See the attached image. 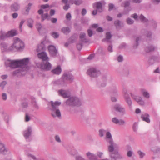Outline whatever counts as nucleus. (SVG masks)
<instances>
[{
  "instance_id": "60",
  "label": "nucleus",
  "mask_w": 160,
  "mask_h": 160,
  "mask_svg": "<svg viewBox=\"0 0 160 160\" xmlns=\"http://www.w3.org/2000/svg\"><path fill=\"white\" fill-rule=\"evenodd\" d=\"M123 60V58L122 56L121 55L119 56L118 58V62H122Z\"/></svg>"
},
{
  "instance_id": "31",
  "label": "nucleus",
  "mask_w": 160,
  "mask_h": 160,
  "mask_svg": "<svg viewBox=\"0 0 160 160\" xmlns=\"http://www.w3.org/2000/svg\"><path fill=\"white\" fill-rule=\"evenodd\" d=\"M44 42H42L38 46L37 49V52H39L42 50H44L45 48V46L44 45Z\"/></svg>"
},
{
  "instance_id": "49",
  "label": "nucleus",
  "mask_w": 160,
  "mask_h": 160,
  "mask_svg": "<svg viewBox=\"0 0 160 160\" xmlns=\"http://www.w3.org/2000/svg\"><path fill=\"white\" fill-rule=\"evenodd\" d=\"M83 2L82 0H75V4L76 5H79Z\"/></svg>"
},
{
  "instance_id": "11",
  "label": "nucleus",
  "mask_w": 160,
  "mask_h": 160,
  "mask_svg": "<svg viewBox=\"0 0 160 160\" xmlns=\"http://www.w3.org/2000/svg\"><path fill=\"white\" fill-rule=\"evenodd\" d=\"M0 46L1 51L2 52H12L11 45L8 47V44L6 43H1Z\"/></svg>"
},
{
  "instance_id": "19",
  "label": "nucleus",
  "mask_w": 160,
  "mask_h": 160,
  "mask_svg": "<svg viewBox=\"0 0 160 160\" xmlns=\"http://www.w3.org/2000/svg\"><path fill=\"white\" fill-rule=\"evenodd\" d=\"M8 151V149L6 147L4 143L0 140V152L5 154Z\"/></svg>"
},
{
  "instance_id": "27",
  "label": "nucleus",
  "mask_w": 160,
  "mask_h": 160,
  "mask_svg": "<svg viewBox=\"0 0 160 160\" xmlns=\"http://www.w3.org/2000/svg\"><path fill=\"white\" fill-rule=\"evenodd\" d=\"M41 8L42 9H40L38 11V13L39 14H41L43 13L44 11V9H46L47 8H49V6L48 4H46L45 5H42L41 6Z\"/></svg>"
},
{
  "instance_id": "52",
  "label": "nucleus",
  "mask_w": 160,
  "mask_h": 160,
  "mask_svg": "<svg viewBox=\"0 0 160 160\" xmlns=\"http://www.w3.org/2000/svg\"><path fill=\"white\" fill-rule=\"evenodd\" d=\"M66 18L68 20H70L71 18V15L70 13H68L66 15Z\"/></svg>"
},
{
  "instance_id": "4",
  "label": "nucleus",
  "mask_w": 160,
  "mask_h": 160,
  "mask_svg": "<svg viewBox=\"0 0 160 160\" xmlns=\"http://www.w3.org/2000/svg\"><path fill=\"white\" fill-rule=\"evenodd\" d=\"M74 79L73 76L69 72H65L61 79L55 81L54 83L62 86H64L65 84L69 82H71Z\"/></svg>"
},
{
  "instance_id": "34",
  "label": "nucleus",
  "mask_w": 160,
  "mask_h": 160,
  "mask_svg": "<svg viewBox=\"0 0 160 160\" xmlns=\"http://www.w3.org/2000/svg\"><path fill=\"white\" fill-rule=\"evenodd\" d=\"M156 48L153 46H151L148 47H146L145 49V50L147 52H149L153 51Z\"/></svg>"
},
{
  "instance_id": "26",
  "label": "nucleus",
  "mask_w": 160,
  "mask_h": 160,
  "mask_svg": "<svg viewBox=\"0 0 160 160\" xmlns=\"http://www.w3.org/2000/svg\"><path fill=\"white\" fill-rule=\"evenodd\" d=\"M62 71V69L59 66H58L55 69L52 70V72L54 74L59 75L60 74Z\"/></svg>"
},
{
  "instance_id": "29",
  "label": "nucleus",
  "mask_w": 160,
  "mask_h": 160,
  "mask_svg": "<svg viewBox=\"0 0 160 160\" xmlns=\"http://www.w3.org/2000/svg\"><path fill=\"white\" fill-rule=\"evenodd\" d=\"M141 92L144 97L146 98H149L150 97V95L148 91L144 89H141L140 90Z\"/></svg>"
},
{
  "instance_id": "8",
  "label": "nucleus",
  "mask_w": 160,
  "mask_h": 160,
  "mask_svg": "<svg viewBox=\"0 0 160 160\" xmlns=\"http://www.w3.org/2000/svg\"><path fill=\"white\" fill-rule=\"evenodd\" d=\"M87 74L90 77L96 78L100 75V71L95 68H91L88 69L87 72Z\"/></svg>"
},
{
  "instance_id": "64",
  "label": "nucleus",
  "mask_w": 160,
  "mask_h": 160,
  "mask_svg": "<svg viewBox=\"0 0 160 160\" xmlns=\"http://www.w3.org/2000/svg\"><path fill=\"white\" fill-rule=\"evenodd\" d=\"M2 98L3 100H6L7 99V95L5 93H3L2 94Z\"/></svg>"
},
{
  "instance_id": "18",
  "label": "nucleus",
  "mask_w": 160,
  "mask_h": 160,
  "mask_svg": "<svg viewBox=\"0 0 160 160\" xmlns=\"http://www.w3.org/2000/svg\"><path fill=\"white\" fill-rule=\"evenodd\" d=\"M38 58L43 61H48L49 58L48 57L47 53L45 52H42L38 54Z\"/></svg>"
},
{
  "instance_id": "23",
  "label": "nucleus",
  "mask_w": 160,
  "mask_h": 160,
  "mask_svg": "<svg viewBox=\"0 0 160 160\" xmlns=\"http://www.w3.org/2000/svg\"><path fill=\"white\" fill-rule=\"evenodd\" d=\"M87 156L90 160H98L96 156L90 152H88L86 154Z\"/></svg>"
},
{
  "instance_id": "13",
  "label": "nucleus",
  "mask_w": 160,
  "mask_h": 160,
  "mask_svg": "<svg viewBox=\"0 0 160 160\" xmlns=\"http://www.w3.org/2000/svg\"><path fill=\"white\" fill-rule=\"evenodd\" d=\"M105 2L104 1L102 2H98L93 4V7L94 8H96L100 12L102 11V6L103 4H105Z\"/></svg>"
},
{
  "instance_id": "16",
  "label": "nucleus",
  "mask_w": 160,
  "mask_h": 160,
  "mask_svg": "<svg viewBox=\"0 0 160 160\" xmlns=\"http://www.w3.org/2000/svg\"><path fill=\"white\" fill-rule=\"evenodd\" d=\"M37 66L41 69L46 70H49L52 68L51 65L48 62H47L45 64L42 63L40 66Z\"/></svg>"
},
{
  "instance_id": "39",
  "label": "nucleus",
  "mask_w": 160,
  "mask_h": 160,
  "mask_svg": "<svg viewBox=\"0 0 160 160\" xmlns=\"http://www.w3.org/2000/svg\"><path fill=\"white\" fill-rule=\"evenodd\" d=\"M32 5V4L31 3H29L28 5L26 7V14H28L31 9V7Z\"/></svg>"
},
{
  "instance_id": "35",
  "label": "nucleus",
  "mask_w": 160,
  "mask_h": 160,
  "mask_svg": "<svg viewBox=\"0 0 160 160\" xmlns=\"http://www.w3.org/2000/svg\"><path fill=\"white\" fill-rule=\"evenodd\" d=\"M118 90L117 89V87L115 86L113 87V88L112 89V93L113 95H116L118 96Z\"/></svg>"
},
{
  "instance_id": "38",
  "label": "nucleus",
  "mask_w": 160,
  "mask_h": 160,
  "mask_svg": "<svg viewBox=\"0 0 160 160\" xmlns=\"http://www.w3.org/2000/svg\"><path fill=\"white\" fill-rule=\"evenodd\" d=\"M32 105L35 109L38 110L39 108V106L35 100H33L32 101Z\"/></svg>"
},
{
  "instance_id": "22",
  "label": "nucleus",
  "mask_w": 160,
  "mask_h": 160,
  "mask_svg": "<svg viewBox=\"0 0 160 160\" xmlns=\"http://www.w3.org/2000/svg\"><path fill=\"white\" fill-rule=\"evenodd\" d=\"M149 117V115L146 113L142 114L141 116L142 120L148 123H149L150 122Z\"/></svg>"
},
{
  "instance_id": "41",
  "label": "nucleus",
  "mask_w": 160,
  "mask_h": 160,
  "mask_svg": "<svg viewBox=\"0 0 160 160\" xmlns=\"http://www.w3.org/2000/svg\"><path fill=\"white\" fill-rule=\"evenodd\" d=\"M42 21H43L44 20L46 19L48 17V13H46L44 14H41Z\"/></svg>"
},
{
  "instance_id": "3",
  "label": "nucleus",
  "mask_w": 160,
  "mask_h": 160,
  "mask_svg": "<svg viewBox=\"0 0 160 160\" xmlns=\"http://www.w3.org/2000/svg\"><path fill=\"white\" fill-rule=\"evenodd\" d=\"M11 46L12 52L22 51L25 48V44L19 38L15 37L13 39V43Z\"/></svg>"
},
{
  "instance_id": "54",
  "label": "nucleus",
  "mask_w": 160,
  "mask_h": 160,
  "mask_svg": "<svg viewBox=\"0 0 160 160\" xmlns=\"http://www.w3.org/2000/svg\"><path fill=\"white\" fill-rule=\"evenodd\" d=\"M131 17L132 18H133L135 20H138V15L135 13L133 14H132Z\"/></svg>"
},
{
  "instance_id": "9",
  "label": "nucleus",
  "mask_w": 160,
  "mask_h": 160,
  "mask_svg": "<svg viewBox=\"0 0 160 160\" xmlns=\"http://www.w3.org/2000/svg\"><path fill=\"white\" fill-rule=\"evenodd\" d=\"M106 133V139L107 140V141L109 143V145H112L115 146L116 144H117L116 143L114 142L113 141L112 135L110 132L109 130H107Z\"/></svg>"
},
{
  "instance_id": "30",
  "label": "nucleus",
  "mask_w": 160,
  "mask_h": 160,
  "mask_svg": "<svg viewBox=\"0 0 160 160\" xmlns=\"http://www.w3.org/2000/svg\"><path fill=\"white\" fill-rule=\"evenodd\" d=\"M36 27L38 31L40 32L44 28L41 23L37 22L36 25Z\"/></svg>"
},
{
  "instance_id": "10",
  "label": "nucleus",
  "mask_w": 160,
  "mask_h": 160,
  "mask_svg": "<svg viewBox=\"0 0 160 160\" xmlns=\"http://www.w3.org/2000/svg\"><path fill=\"white\" fill-rule=\"evenodd\" d=\"M113 108L116 111L119 112L122 115H124L126 114L125 108L119 104H116L115 105Z\"/></svg>"
},
{
  "instance_id": "24",
  "label": "nucleus",
  "mask_w": 160,
  "mask_h": 160,
  "mask_svg": "<svg viewBox=\"0 0 160 160\" xmlns=\"http://www.w3.org/2000/svg\"><path fill=\"white\" fill-rule=\"evenodd\" d=\"M27 23L28 26L29 28H32L33 27L34 21L31 18H28L27 20Z\"/></svg>"
},
{
  "instance_id": "14",
  "label": "nucleus",
  "mask_w": 160,
  "mask_h": 160,
  "mask_svg": "<svg viewBox=\"0 0 160 160\" xmlns=\"http://www.w3.org/2000/svg\"><path fill=\"white\" fill-rule=\"evenodd\" d=\"M48 50L51 56L55 57L58 54L56 48L53 45H50L48 46Z\"/></svg>"
},
{
  "instance_id": "15",
  "label": "nucleus",
  "mask_w": 160,
  "mask_h": 160,
  "mask_svg": "<svg viewBox=\"0 0 160 160\" xmlns=\"http://www.w3.org/2000/svg\"><path fill=\"white\" fill-rule=\"evenodd\" d=\"M131 96L132 99L140 105H143L144 104V102L141 96L132 94H131Z\"/></svg>"
},
{
  "instance_id": "57",
  "label": "nucleus",
  "mask_w": 160,
  "mask_h": 160,
  "mask_svg": "<svg viewBox=\"0 0 160 160\" xmlns=\"http://www.w3.org/2000/svg\"><path fill=\"white\" fill-rule=\"evenodd\" d=\"M69 7V4L68 3L65 4V5L63 7V8L65 10H67Z\"/></svg>"
},
{
  "instance_id": "55",
  "label": "nucleus",
  "mask_w": 160,
  "mask_h": 160,
  "mask_svg": "<svg viewBox=\"0 0 160 160\" xmlns=\"http://www.w3.org/2000/svg\"><path fill=\"white\" fill-rule=\"evenodd\" d=\"M114 7V5L110 3L109 4V10H112Z\"/></svg>"
},
{
  "instance_id": "61",
  "label": "nucleus",
  "mask_w": 160,
  "mask_h": 160,
  "mask_svg": "<svg viewBox=\"0 0 160 160\" xmlns=\"http://www.w3.org/2000/svg\"><path fill=\"white\" fill-rule=\"evenodd\" d=\"M88 35L90 37H91L92 35V32L90 29H88Z\"/></svg>"
},
{
  "instance_id": "48",
  "label": "nucleus",
  "mask_w": 160,
  "mask_h": 160,
  "mask_svg": "<svg viewBox=\"0 0 160 160\" xmlns=\"http://www.w3.org/2000/svg\"><path fill=\"white\" fill-rule=\"evenodd\" d=\"M128 12V11H126L125 10L123 13H119L117 17L118 18H121L122 17L123 15L127 14Z\"/></svg>"
},
{
  "instance_id": "50",
  "label": "nucleus",
  "mask_w": 160,
  "mask_h": 160,
  "mask_svg": "<svg viewBox=\"0 0 160 160\" xmlns=\"http://www.w3.org/2000/svg\"><path fill=\"white\" fill-rule=\"evenodd\" d=\"M133 153V152L132 151L129 150L127 152V155L128 157H131L132 156Z\"/></svg>"
},
{
  "instance_id": "44",
  "label": "nucleus",
  "mask_w": 160,
  "mask_h": 160,
  "mask_svg": "<svg viewBox=\"0 0 160 160\" xmlns=\"http://www.w3.org/2000/svg\"><path fill=\"white\" fill-rule=\"evenodd\" d=\"M126 22L128 24L131 25L134 22L133 20L130 18H128L126 20Z\"/></svg>"
},
{
  "instance_id": "51",
  "label": "nucleus",
  "mask_w": 160,
  "mask_h": 160,
  "mask_svg": "<svg viewBox=\"0 0 160 160\" xmlns=\"http://www.w3.org/2000/svg\"><path fill=\"white\" fill-rule=\"evenodd\" d=\"M152 59L153 60L156 62H159L160 60V58L158 57H155L153 58Z\"/></svg>"
},
{
  "instance_id": "36",
  "label": "nucleus",
  "mask_w": 160,
  "mask_h": 160,
  "mask_svg": "<svg viewBox=\"0 0 160 160\" xmlns=\"http://www.w3.org/2000/svg\"><path fill=\"white\" fill-rule=\"evenodd\" d=\"M107 130H104L103 129H101L99 131V135L101 137H103L106 133Z\"/></svg>"
},
{
  "instance_id": "46",
  "label": "nucleus",
  "mask_w": 160,
  "mask_h": 160,
  "mask_svg": "<svg viewBox=\"0 0 160 160\" xmlns=\"http://www.w3.org/2000/svg\"><path fill=\"white\" fill-rule=\"evenodd\" d=\"M52 35L54 38H57L59 37V34L58 32H53L52 33Z\"/></svg>"
},
{
  "instance_id": "58",
  "label": "nucleus",
  "mask_w": 160,
  "mask_h": 160,
  "mask_svg": "<svg viewBox=\"0 0 160 160\" xmlns=\"http://www.w3.org/2000/svg\"><path fill=\"white\" fill-rule=\"evenodd\" d=\"M82 48V44L79 43L77 45V48L78 50H80Z\"/></svg>"
},
{
  "instance_id": "32",
  "label": "nucleus",
  "mask_w": 160,
  "mask_h": 160,
  "mask_svg": "<svg viewBox=\"0 0 160 160\" xmlns=\"http://www.w3.org/2000/svg\"><path fill=\"white\" fill-rule=\"evenodd\" d=\"M114 24L117 28L122 27L123 26V23L119 20H116L114 22Z\"/></svg>"
},
{
  "instance_id": "20",
  "label": "nucleus",
  "mask_w": 160,
  "mask_h": 160,
  "mask_svg": "<svg viewBox=\"0 0 160 160\" xmlns=\"http://www.w3.org/2000/svg\"><path fill=\"white\" fill-rule=\"evenodd\" d=\"M58 94L64 98H67L69 97L70 94L69 92L67 91L60 90L58 91Z\"/></svg>"
},
{
  "instance_id": "63",
  "label": "nucleus",
  "mask_w": 160,
  "mask_h": 160,
  "mask_svg": "<svg viewBox=\"0 0 160 160\" xmlns=\"http://www.w3.org/2000/svg\"><path fill=\"white\" fill-rule=\"evenodd\" d=\"M108 50L110 52H112L113 51L112 46L111 45H110L108 46Z\"/></svg>"
},
{
  "instance_id": "53",
  "label": "nucleus",
  "mask_w": 160,
  "mask_h": 160,
  "mask_svg": "<svg viewBox=\"0 0 160 160\" xmlns=\"http://www.w3.org/2000/svg\"><path fill=\"white\" fill-rule=\"evenodd\" d=\"M25 21L24 20H21L19 25V27L21 30V31H22V27L24 24V23L25 22Z\"/></svg>"
},
{
  "instance_id": "42",
  "label": "nucleus",
  "mask_w": 160,
  "mask_h": 160,
  "mask_svg": "<svg viewBox=\"0 0 160 160\" xmlns=\"http://www.w3.org/2000/svg\"><path fill=\"white\" fill-rule=\"evenodd\" d=\"M55 140L56 142L58 143H60L61 142V140L60 137L58 135H56L54 137Z\"/></svg>"
},
{
  "instance_id": "28",
  "label": "nucleus",
  "mask_w": 160,
  "mask_h": 160,
  "mask_svg": "<svg viewBox=\"0 0 160 160\" xmlns=\"http://www.w3.org/2000/svg\"><path fill=\"white\" fill-rule=\"evenodd\" d=\"M80 39L81 41L84 42H86L88 41V39L86 37V34L84 32L81 33L80 34Z\"/></svg>"
},
{
  "instance_id": "56",
  "label": "nucleus",
  "mask_w": 160,
  "mask_h": 160,
  "mask_svg": "<svg viewBox=\"0 0 160 160\" xmlns=\"http://www.w3.org/2000/svg\"><path fill=\"white\" fill-rule=\"evenodd\" d=\"M7 82L6 81H3L0 84V87L3 89L4 88V86L6 85Z\"/></svg>"
},
{
  "instance_id": "17",
  "label": "nucleus",
  "mask_w": 160,
  "mask_h": 160,
  "mask_svg": "<svg viewBox=\"0 0 160 160\" xmlns=\"http://www.w3.org/2000/svg\"><path fill=\"white\" fill-rule=\"evenodd\" d=\"M112 122L115 124L122 125L125 124V121L122 119H119L117 117H114L112 119Z\"/></svg>"
},
{
  "instance_id": "45",
  "label": "nucleus",
  "mask_w": 160,
  "mask_h": 160,
  "mask_svg": "<svg viewBox=\"0 0 160 160\" xmlns=\"http://www.w3.org/2000/svg\"><path fill=\"white\" fill-rule=\"evenodd\" d=\"M138 153L139 155V157L141 158H142L145 155V153H144L143 152H142L141 151H138Z\"/></svg>"
},
{
  "instance_id": "47",
  "label": "nucleus",
  "mask_w": 160,
  "mask_h": 160,
  "mask_svg": "<svg viewBox=\"0 0 160 160\" xmlns=\"http://www.w3.org/2000/svg\"><path fill=\"white\" fill-rule=\"evenodd\" d=\"M30 116H29L27 113L26 114L25 118V122H28L29 121H30Z\"/></svg>"
},
{
  "instance_id": "5",
  "label": "nucleus",
  "mask_w": 160,
  "mask_h": 160,
  "mask_svg": "<svg viewBox=\"0 0 160 160\" xmlns=\"http://www.w3.org/2000/svg\"><path fill=\"white\" fill-rule=\"evenodd\" d=\"M51 115L54 118H60L61 116L60 110L58 108V106H60L61 103L60 102L56 101L54 102L53 101L51 102Z\"/></svg>"
},
{
  "instance_id": "43",
  "label": "nucleus",
  "mask_w": 160,
  "mask_h": 160,
  "mask_svg": "<svg viewBox=\"0 0 160 160\" xmlns=\"http://www.w3.org/2000/svg\"><path fill=\"white\" fill-rule=\"evenodd\" d=\"M139 18L140 20L143 22H146L148 21V20L145 18L142 15H141L139 17Z\"/></svg>"
},
{
  "instance_id": "33",
  "label": "nucleus",
  "mask_w": 160,
  "mask_h": 160,
  "mask_svg": "<svg viewBox=\"0 0 160 160\" xmlns=\"http://www.w3.org/2000/svg\"><path fill=\"white\" fill-rule=\"evenodd\" d=\"M62 32L65 34H67L70 32V28L68 27H64L62 29Z\"/></svg>"
},
{
  "instance_id": "7",
  "label": "nucleus",
  "mask_w": 160,
  "mask_h": 160,
  "mask_svg": "<svg viewBox=\"0 0 160 160\" xmlns=\"http://www.w3.org/2000/svg\"><path fill=\"white\" fill-rule=\"evenodd\" d=\"M123 96L125 102L127 103L128 107L132 108V102L131 99L128 93V90L126 88H124L123 89Z\"/></svg>"
},
{
  "instance_id": "62",
  "label": "nucleus",
  "mask_w": 160,
  "mask_h": 160,
  "mask_svg": "<svg viewBox=\"0 0 160 160\" xmlns=\"http://www.w3.org/2000/svg\"><path fill=\"white\" fill-rule=\"evenodd\" d=\"M130 3L129 2L126 1L124 2V3L122 5V6L126 7L129 5Z\"/></svg>"
},
{
  "instance_id": "1",
  "label": "nucleus",
  "mask_w": 160,
  "mask_h": 160,
  "mask_svg": "<svg viewBox=\"0 0 160 160\" xmlns=\"http://www.w3.org/2000/svg\"><path fill=\"white\" fill-rule=\"evenodd\" d=\"M30 60V58H29L15 60L7 59L5 60V64L7 67H9L11 68H19V69L14 72V74H16L28 69V65Z\"/></svg>"
},
{
  "instance_id": "6",
  "label": "nucleus",
  "mask_w": 160,
  "mask_h": 160,
  "mask_svg": "<svg viewBox=\"0 0 160 160\" xmlns=\"http://www.w3.org/2000/svg\"><path fill=\"white\" fill-rule=\"evenodd\" d=\"M66 104L70 106H79L81 105V102L79 99L75 97H71L66 101Z\"/></svg>"
},
{
  "instance_id": "21",
  "label": "nucleus",
  "mask_w": 160,
  "mask_h": 160,
  "mask_svg": "<svg viewBox=\"0 0 160 160\" xmlns=\"http://www.w3.org/2000/svg\"><path fill=\"white\" fill-rule=\"evenodd\" d=\"M2 116L3 120L5 122L7 125H9L10 118L9 115L7 113L3 112L2 113Z\"/></svg>"
},
{
  "instance_id": "37",
  "label": "nucleus",
  "mask_w": 160,
  "mask_h": 160,
  "mask_svg": "<svg viewBox=\"0 0 160 160\" xmlns=\"http://www.w3.org/2000/svg\"><path fill=\"white\" fill-rule=\"evenodd\" d=\"M106 38L105 39V41L107 42H109L110 41L109 40L112 37L111 33L109 32H108L106 33Z\"/></svg>"
},
{
  "instance_id": "25",
  "label": "nucleus",
  "mask_w": 160,
  "mask_h": 160,
  "mask_svg": "<svg viewBox=\"0 0 160 160\" xmlns=\"http://www.w3.org/2000/svg\"><path fill=\"white\" fill-rule=\"evenodd\" d=\"M20 8L19 5L17 3L12 4L11 6V10L13 12L18 11Z\"/></svg>"
},
{
  "instance_id": "40",
  "label": "nucleus",
  "mask_w": 160,
  "mask_h": 160,
  "mask_svg": "<svg viewBox=\"0 0 160 160\" xmlns=\"http://www.w3.org/2000/svg\"><path fill=\"white\" fill-rule=\"evenodd\" d=\"M28 157L30 159H32L33 160H37V158L33 155L28 153Z\"/></svg>"
},
{
  "instance_id": "12",
  "label": "nucleus",
  "mask_w": 160,
  "mask_h": 160,
  "mask_svg": "<svg viewBox=\"0 0 160 160\" xmlns=\"http://www.w3.org/2000/svg\"><path fill=\"white\" fill-rule=\"evenodd\" d=\"M32 132V129L31 126L28 127L27 128L23 131V135L26 139H28L31 136Z\"/></svg>"
},
{
  "instance_id": "2",
  "label": "nucleus",
  "mask_w": 160,
  "mask_h": 160,
  "mask_svg": "<svg viewBox=\"0 0 160 160\" xmlns=\"http://www.w3.org/2000/svg\"><path fill=\"white\" fill-rule=\"evenodd\" d=\"M118 144H116L115 146L113 145L108 146V151L111 160H117L118 159L122 158V155L118 152Z\"/></svg>"
},
{
  "instance_id": "59",
  "label": "nucleus",
  "mask_w": 160,
  "mask_h": 160,
  "mask_svg": "<svg viewBox=\"0 0 160 160\" xmlns=\"http://www.w3.org/2000/svg\"><path fill=\"white\" fill-rule=\"evenodd\" d=\"M22 106L24 108H27L28 107V104L27 102H23L22 105Z\"/></svg>"
}]
</instances>
